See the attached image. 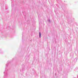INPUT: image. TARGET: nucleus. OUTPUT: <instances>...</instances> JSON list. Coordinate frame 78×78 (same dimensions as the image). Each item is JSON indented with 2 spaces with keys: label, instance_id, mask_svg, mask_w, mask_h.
I'll return each mask as SVG.
<instances>
[{
  "label": "nucleus",
  "instance_id": "1",
  "mask_svg": "<svg viewBox=\"0 0 78 78\" xmlns=\"http://www.w3.org/2000/svg\"><path fill=\"white\" fill-rule=\"evenodd\" d=\"M39 37H41V32H39Z\"/></svg>",
  "mask_w": 78,
  "mask_h": 78
}]
</instances>
